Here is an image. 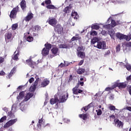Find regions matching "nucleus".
<instances>
[{
	"instance_id": "obj_34",
	"label": "nucleus",
	"mask_w": 131,
	"mask_h": 131,
	"mask_svg": "<svg viewBox=\"0 0 131 131\" xmlns=\"http://www.w3.org/2000/svg\"><path fill=\"white\" fill-rule=\"evenodd\" d=\"M25 38H26L27 41L29 42H31V41H33V38L30 36L25 37Z\"/></svg>"
},
{
	"instance_id": "obj_51",
	"label": "nucleus",
	"mask_w": 131,
	"mask_h": 131,
	"mask_svg": "<svg viewBox=\"0 0 131 131\" xmlns=\"http://www.w3.org/2000/svg\"><path fill=\"white\" fill-rule=\"evenodd\" d=\"M45 4L46 5H51V4H52V2L51 1V0H46L45 1Z\"/></svg>"
},
{
	"instance_id": "obj_23",
	"label": "nucleus",
	"mask_w": 131,
	"mask_h": 131,
	"mask_svg": "<svg viewBox=\"0 0 131 131\" xmlns=\"http://www.w3.org/2000/svg\"><path fill=\"white\" fill-rule=\"evenodd\" d=\"M55 103H59V99L58 98H52L50 99V104L54 105Z\"/></svg>"
},
{
	"instance_id": "obj_2",
	"label": "nucleus",
	"mask_w": 131,
	"mask_h": 131,
	"mask_svg": "<svg viewBox=\"0 0 131 131\" xmlns=\"http://www.w3.org/2000/svg\"><path fill=\"white\" fill-rule=\"evenodd\" d=\"M94 47H96L97 49L105 50L106 49V42L104 41L97 42V45H94Z\"/></svg>"
},
{
	"instance_id": "obj_58",
	"label": "nucleus",
	"mask_w": 131,
	"mask_h": 131,
	"mask_svg": "<svg viewBox=\"0 0 131 131\" xmlns=\"http://www.w3.org/2000/svg\"><path fill=\"white\" fill-rule=\"evenodd\" d=\"M78 83H79V85L81 86H83V84H84V83L83 82H81L80 81H78Z\"/></svg>"
},
{
	"instance_id": "obj_11",
	"label": "nucleus",
	"mask_w": 131,
	"mask_h": 131,
	"mask_svg": "<svg viewBox=\"0 0 131 131\" xmlns=\"http://www.w3.org/2000/svg\"><path fill=\"white\" fill-rule=\"evenodd\" d=\"M50 84V80L48 79H45L41 83V88H46L47 85Z\"/></svg>"
},
{
	"instance_id": "obj_5",
	"label": "nucleus",
	"mask_w": 131,
	"mask_h": 131,
	"mask_svg": "<svg viewBox=\"0 0 131 131\" xmlns=\"http://www.w3.org/2000/svg\"><path fill=\"white\" fill-rule=\"evenodd\" d=\"M26 62L27 65H29V66H30V67H31V68H33V69H34L35 66H36V63L32 61V59L31 58H29V59L26 60Z\"/></svg>"
},
{
	"instance_id": "obj_26",
	"label": "nucleus",
	"mask_w": 131,
	"mask_h": 131,
	"mask_svg": "<svg viewBox=\"0 0 131 131\" xmlns=\"http://www.w3.org/2000/svg\"><path fill=\"white\" fill-rule=\"evenodd\" d=\"M79 117L82 118L83 120H86L88 119V115L86 114H80L79 115Z\"/></svg>"
},
{
	"instance_id": "obj_63",
	"label": "nucleus",
	"mask_w": 131,
	"mask_h": 131,
	"mask_svg": "<svg viewBox=\"0 0 131 131\" xmlns=\"http://www.w3.org/2000/svg\"><path fill=\"white\" fill-rule=\"evenodd\" d=\"M110 99H111V100H113V99H114V95L111 94L110 96Z\"/></svg>"
},
{
	"instance_id": "obj_44",
	"label": "nucleus",
	"mask_w": 131,
	"mask_h": 131,
	"mask_svg": "<svg viewBox=\"0 0 131 131\" xmlns=\"http://www.w3.org/2000/svg\"><path fill=\"white\" fill-rule=\"evenodd\" d=\"M109 109L111 110V111H115L116 108L115 107V106L111 105L109 107Z\"/></svg>"
},
{
	"instance_id": "obj_7",
	"label": "nucleus",
	"mask_w": 131,
	"mask_h": 131,
	"mask_svg": "<svg viewBox=\"0 0 131 131\" xmlns=\"http://www.w3.org/2000/svg\"><path fill=\"white\" fill-rule=\"evenodd\" d=\"M114 122L115 124L117 125V127H118L119 128H123V123L121 122V121H120L119 120L117 119H115L114 120Z\"/></svg>"
},
{
	"instance_id": "obj_15",
	"label": "nucleus",
	"mask_w": 131,
	"mask_h": 131,
	"mask_svg": "<svg viewBox=\"0 0 131 131\" xmlns=\"http://www.w3.org/2000/svg\"><path fill=\"white\" fill-rule=\"evenodd\" d=\"M32 97H33V93H29L27 94L24 100V102H27V101H28L30 98H32Z\"/></svg>"
},
{
	"instance_id": "obj_24",
	"label": "nucleus",
	"mask_w": 131,
	"mask_h": 131,
	"mask_svg": "<svg viewBox=\"0 0 131 131\" xmlns=\"http://www.w3.org/2000/svg\"><path fill=\"white\" fill-rule=\"evenodd\" d=\"M71 7L70 6H67L63 9V12H64V14H69L70 12V11H71Z\"/></svg>"
},
{
	"instance_id": "obj_49",
	"label": "nucleus",
	"mask_w": 131,
	"mask_h": 131,
	"mask_svg": "<svg viewBox=\"0 0 131 131\" xmlns=\"http://www.w3.org/2000/svg\"><path fill=\"white\" fill-rule=\"evenodd\" d=\"M120 48H121V45L120 44H118L117 47H116V52H119L120 51Z\"/></svg>"
},
{
	"instance_id": "obj_22",
	"label": "nucleus",
	"mask_w": 131,
	"mask_h": 131,
	"mask_svg": "<svg viewBox=\"0 0 131 131\" xmlns=\"http://www.w3.org/2000/svg\"><path fill=\"white\" fill-rule=\"evenodd\" d=\"M70 48H72V47H70L69 45H67L66 43L59 45L60 49H70Z\"/></svg>"
},
{
	"instance_id": "obj_18",
	"label": "nucleus",
	"mask_w": 131,
	"mask_h": 131,
	"mask_svg": "<svg viewBox=\"0 0 131 131\" xmlns=\"http://www.w3.org/2000/svg\"><path fill=\"white\" fill-rule=\"evenodd\" d=\"M78 57L81 58V59H84L85 58V53L81 51H79L77 53Z\"/></svg>"
},
{
	"instance_id": "obj_33",
	"label": "nucleus",
	"mask_w": 131,
	"mask_h": 131,
	"mask_svg": "<svg viewBox=\"0 0 131 131\" xmlns=\"http://www.w3.org/2000/svg\"><path fill=\"white\" fill-rule=\"evenodd\" d=\"M47 9H50L51 10H56V7L53 5H50L49 4L46 6Z\"/></svg>"
},
{
	"instance_id": "obj_6",
	"label": "nucleus",
	"mask_w": 131,
	"mask_h": 131,
	"mask_svg": "<svg viewBox=\"0 0 131 131\" xmlns=\"http://www.w3.org/2000/svg\"><path fill=\"white\" fill-rule=\"evenodd\" d=\"M34 15L33 13H31V11H30L27 15L24 18V20L26 21V22H29L30 20H32L33 19Z\"/></svg>"
},
{
	"instance_id": "obj_21",
	"label": "nucleus",
	"mask_w": 131,
	"mask_h": 131,
	"mask_svg": "<svg viewBox=\"0 0 131 131\" xmlns=\"http://www.w3.org/2000/svg\"><path fill=\"white\" fill-rule=\"evenodd\" d=\"M50 51L48 50V49H46V48H43L42 50V56H48V55H49V53Z\"/></svg>"
},
{
	"instance_id": "obj_52",
	"label": "nucleus",
	"mask_w": 131,
	"mask_h": 131,
	"mask_svg": "<svg viewBox=\"0 0 131 131\" xmlns=\"http://www.w3.org/2000/svg\"><path fill=\"white\" fill-rule=\"evenodd\" d=\"M111 52L110 50H108L107 51L105 52L104 53V57H107L108 55H110Z\"/></svg>"
},
{
	"instance_id": "obj_38",
	"label": "nucleus",
	"mask_w": 131,
	"mask_h": 131,
	"mask_svg": "<svg viewBox=\"0 0 131 131\" xmlns=\"http://www.w3.org/2000/svg\"><path fill=\"white\" fill-rule=\"evenodd\" d=\"M92 28L95 30H98V29H100V26L99 25H93L92 26Z\"/></svg>"
},
{
	"instance_id": "obj_17",
	"label": "nucleus",
	"mask_w": 131,
	"mask_h": 131,
	"mask_svg": "<svg viewBox=\"0 0 131 131\" xmlns=\"http://www.w3.org/2000/svg\"><path fill=\"white\" fill-rule=\"evenodd\" d=\"M111 27H115V26H117L118 25H120V23H119V21H115V20L112 19L111 24Z\"/></svg>"
},
{
	"instance_id": "obj_28",
	"label": "nucleus",
	"mask_w": 131,
	"mask_h": 131,
	"mask_svg": "<svg viewBox=\"0 0 131 131\" xmlns=\"http://www.w3.org/2000/svg\"><path fill=\"white\" fill-rule=\"evenodd\" d=\"M12 33L11 32H8L6 33L5 34V38L6 39V38L7 39H11V38H12Z\"/></svg>"
},
{
	"instance_id": "obj_46",
	"label": "nucleus",
	"mask_w": 131,
	"mask_h": 131,
	"mask_svg": "<svg viewBox=\"0 0 131 131\" xmlns=\"http://www.w3.org/2000/svg\"><path fill=\"white\" fill-rule=\"evenodd\" d=\"M79 85H80L79 83H77L75 87L72 89L73 92H74V91L77 90H78L77 89L79 88Z\"/></svg>"
},
{
	"instance_id": "obj_45",
	"label": "nucleus",
	"mask_w": 131,
	"mask_h": 131,
	"mask_svg": "<svg viewBox=\"0 0 131 131\" xmlns=\"http://www.w3.org/2000/svg\"><path fill=\"white\" fill-rule=\"evenodd\" d=\"M90 34L93 36H95V35H97L98 34V33H97V31H91Z\"/></svg>"
},
{
	"instance_id": "obj_54",
	"label": "nucleus",
	"mask_w": 131,
	"mask_h": 131,
	"mask_svg": "<svg viewBox=\"0 0 131 131\" xmlns=\"http://www.w3.org/2000/svg\"><path fill=\"white\" fill-rule=\"evenodd\" d=\"M35 78L36 79L35 81L38 82V81H40L41 79L38 77V76H36Z\"/></svg>"
},
{
	"instance_id": "obj_60",
	"label": "nucleus",
	"mask_w": 131,
	"mask_h": 131,
	"mask_svg": "<svg viewBox=\"0 0 131 131\" xmlns=\"http://www.w3.org/2000/svg\"><path fill=\"white\" fill-rule=\"evenodd\" d=\"M8 116H10V117H12V115H13V114L12 113V111H9L7 113Z\"/></svg>"
},
{
	"instance_id": "obj_55",
	"label": "nucleus",
	"mask_w": 131,
	"mask_h": 131,
	"mask_svg": "<svg viewBox=\"0 0 131 131\" xmlns=\"http://www.w3.org/2000/svg\"><path fill=\"white\" fill-rule=\"evenodd\" d=\"M84 62V60L82 59L80 61V62L78 63L79 66H81L83 64V62Z\"/></svg>"
},
{
	"instance_id": "obj_30",
	"label": "nucleus",
	"mask_w": 131,
	"mask_h": 131,
	"mask_svg": "<svg viewBox=\"0 0 131 131\" xmlns=\"http://www.w3.org/2000/svg\"><path fill=\"white\" fill-rule=\"evenodd\" d=\"M45 49H47L48 51H50L51 49H52V44L49 43V42H47L45 44Z\"/></svg>"
},
{
	"instance_id": "obj_29",
	"label": "nucleus",
	"mask_w": 131,
	"mask_h": 131,
	"mask_svg": "<svg viewBox=\"0 0 131 131\" xmlns=\"http://www.w3.org/2000/svg\"><path fill=\"white\" fill-rule=\"evenodd\" d=\"M83 92V91L80 89H78L77 90H74V91H73V94L74 95H78V94H81Z\"/></svg>"
},
{
	"instance_id": "obj_3",
	"label": "nucleus",
	"mask_w": 131,
	"mask_h": 131,
	"mask_svg": "<svg viewBox=\"0 0 131 131\" xmlns=\"http://www.w3.org/2000/svg\"><path fill=\"white\" fill-rule=\"evenodd\" d=\"M17 120H18L17 119H14L9 120L4 125L5 128H8V127H10V126H12L13 124H15V123L17 122Z\"/></svg>"
},
{
	"instance_id": "obj_16",
	"label": "nucleus",
	"mask_w": 131,
	"mask_h": 131,
	"mask_svg": "<svg viewBox=\"0 0 131 131\" xmlns=\"http://www.w3.org/2000/svg\"><path fill=\"white\" fill-rule=\"evenodd\" d=\"M92 107H94V105L93 104V103H91L90 104H88L87 106H83L81 110L82 111V110H84V111L85 112H86L88 111V110H89V109H90V108H92Z\"/></svg>"
},
{
	"instance_id": "obj_14",
	"label": "nucleus",
	"mask_w": 131,
	"mask_h": 131,
	"mask_svg": "<svg viewBox=\"0 0 131 131\" xmlns=\"http://www.w3.org/2000/svg\"><path fill=\"white\" fill-rule=\"evenodd\" d=\"M55 30H56L58 33H59V32H63V27L60 25H57L55 27Z\"/></svg>"
},
{
	"instance_id": "obj_57",
	"label": "nucleus",
	"mask_w": 131,
	"mask_h": 131,
	"mask_svg": "<svg viewBox=\"0 0 131 131\" xmlns=\"http://www.w3.org/2000/svg\"><path fill=\"white\" fill-rule=\"evenodd\" d=\"M29 81L30 83H32L33 81H34V78L31 77L29 80Z\"/></svg>"
},
{
	"instance_id": "obj_48",
	"label": "nucleus",
	"mask_w": 131,
	"mask_h": 131,
	"mask_svg": "<svg viewBox=\"0 0 131 131\" xmlns=\"http://www.w3.org/2000/svg\"><path fill=\"white\" fill-rule=\"evenodd\" d=\"M97 115L99 116L100 115H102V110H96Z\"/></svg>"
},
{
	"instance_id": "obj_37",
	"label": "nucleus",
	"mask_w": 131,
	"mask_h": 131,
	"mask_svg": "<svg viewBox=\"0 0 131 131\" xmlns=\"http://www.w3.org/2000/svg\"><path fill=\"white\" fill-rule=\"evenodd\" d=\"M33 28L34 29V31H39L41 28L39 26H35Z\"/></svg>"
},
{
	"instance_id": "obj_39",
	"label": "nucleus",
	"mask_w": 131,
	"mask_h": 131,
	"mask_svg": "<svg viewBox=\"0 0 131 131\" xmlns=\"http://www.w3.org/2000/svg\"><path fill=\"white\" fill-rule=\"evenodd\" d=\"M17 28H18V24H15L12 25V30H16Z\"/></svg>"
},
{
	"instance_id": "obj_20",
	"label": "nucleus",
	"mask_w": 131,
	"mask_h": 131,
	"mask_svg": "<svg viewBox=\"0 0 131 131\" xmlns=\"http://www.w3.org/2000/svg\"><path fill=\"white\" fill-rule=\"evenodd\" d=\"M25 95V92H24V91H21V92H20L19 94V96L17 97V99L18 101H19V100H22V99L24 98Z\"/></svg>"
},
{
	"instance_id": "obj_19",
	"label": "nucleus",
	"mask_w": 131,
	"mask_h": 131,
	"mask_svg": "<svg viewBox=\"0 0 131 131\" xmlns=\"http://www.w3.org/2000/svg\"><path fill=\"white\" fill-rule=\"evenodd\" d=\"M124 36H125V35L121 34L120 33H117L116 34V37H117V38L120 39V40L124 39Z\"/></svg>"
},
{
	"instance_id": "obj_53",
	"label": "nucleus",
	"mask_w": 131,
	"mask_h": 131,
	"mask_svg": "<svg viewBox=\"0 0 131 131\" xmlns=\"http://www.w3.org/2000/svg\"><path fill=\"white\" fill-rule=\"evenodd\" d=\"M5 62V58L0 56V64L1 63H4Z\"/></svg>"
},
{
	"instance_id": "obj_4",
	"label": "nucleus",
	"mask_w": 131,
	"mask_h": 131,
	"mask_svg": "<svg viewBox=\"0 0 131 131\" xmlns=\"http://www.w3.org/2000/svg\"><path fill=\"white\" fill-rule=\"evenodd\" d=\"M117 87L119 88L120 90H122V89H125V88H126V84L124 82H122V83L116 82L113 85V88H117Z\"/></svg>"
},
{
	"instance_id": "obj_13",
	"label": "nucleus",
	"mask_w": 131,
	"mask_h": 131,
	"mask_svg": "<svg viewBox=\"0 0 131 131\" xmlns=\"http://www.w3.org/2000/svg\"><path fill=\"white\" fill-rule=\"evenodd\" d=\"M17 67H14L11 71L9 74L8 75V77L10 79L12 76L14 75V73H15V71H16Z\"/></svg>"
},
{
	"instance_id": "obj_36",
	"label": "nucleus",
	"mask_w": 131,
	"mask_h": 131,
	"mask_svg": "<svg viewBox=\"0 0 131 131\" xmlns=\"http://www.w3.org/2000/svg\"><path fill=\"white\" fill-rule=\"evenodd\" d=\"M124 39L127 40V41H129V40L131 39V34L129 35H125Z\"/></svg>"
},
{
	"instance_id": "obj_8",
	"label": "nucleus",
	"mask_w": 131,
	"mask_h": 131,
	"mask_svg": "<svg viewBox=\"0 0 131 131\" xmlns=\"http://www.w3.org/2000/svg\"><path fill=\"white\" fill-rule=\"evenodd\" d=\"M19 5L20 6V8L23 11H26L27 6L26 5V1L25 0H22L19 3Z\"/></svg>"
},
{
	"instance_id": "obj_35",
	"label": "nucleus",
	"mask_w": 131,
	"mask_h": 131,
	"mask_svg": "<svg viewBox=\"0 0 131 131\" xmlns=\"http://www.w3.org/2000/svg\"><path fill=\"white\" fill-rule=\"evenodd\" d=\"M91 43L92 45H95V43H98V38H94L91 40Z\"/></svg>"
},
{
	"instance_id": "obj_9",
	"label": "nucleus",
	"mask_w": 131,
	"mask_h": 131,
	"mask_svg": "<svg viewBox=\"0 0 131 131\" xmlns=\"http://www.w3.org/2000/svg\"><path fill=\"white\" fill-rule=\"evenodd\" d=\"M19 56H20V51H19V50H16L14 52L13 56L12 57L13 60H14V61H17L19 60V58H18Z\"/></svg>"
},
{
	"instance_id": "obj_32",
	"label": "nucleus",
	"mask_w": 131,
	"mask_h": 131,
	"mask_svg": "<svg viewBox=\"0 0 131 131\" xmlns=\"http://www.w3.org/2000/svg\"><path fill=\"white\" fill-rule=\"evenodd\" d=\"M81 39V37H79V36H78V37H76V36H73L71 39V41H74L75 40H79Z\"/></svg>"
},
{
	"instance_id": "obj_42",
	"label": "nucleus",
	"mask_w": 131,
	"mask_h": 131,
	"mask_svg": "<svg viewBox=\"0 0 131 131\" xmlns=\"http://www.w3.org/2000/svg\"><path fill=\"white\" fill-rule=\"evenodd\" d=\"M35 89H36V87L34 86V85L31 86L30 88V92H34L35 91Z\"/></svg>"
},
{
	"instance_id": "obj_31",
	"label": "nucleus",
	"mask_w": 131,
	"mask_h": 131,
	"mask_svg": "<svg viewBox=\"0 0 131 131\" xmlns=\"http://www.w3.org/2000/svg\"><path fill=\"white\" fill-rule=\"evenodd\" d=\"M85 72V69H79L77 71V74H82Z\"/></svg>"
},
{
	"instance_id": "obj_64",
	"label": "nucleus",
	"mask_w": 131,
	"mask_h": 131,
	"mask_svg": "<svg viewBox=\"0 0 131 131\" xmlns=\"http://www.w3.org/2000/svg\"><path fill=\"white\" fill-rule=\"evenodd\" d=\"M126 109L131 112V106H126Z\"/></svg>"
},
{
	"instance_id": "obj_10",
	"label": "nucleus",
	"mask_w": 131,
	"mask_h": 131,
	"mask_svg": "<svg viewBox=\"0 0 131 131\" xmlns=\"http://www.w3.org/2000/svg\"><path fill=\"white\" fill-rule=\"evenodd\" d=\"M67 98H68V93L67 94V96L65 95L60 96L58 99L59 103H64V102H66Z\"/></svg>"
},
{
	"instance_id": "obj_59",
	"label": "nucleus",
	"mask_w": 131,
	"mask_h": 131,
	"mask_svg": "<svg viewBox=\"0 0 131 131\" xmlns=\"http://www.w3.org/2000/svg\"><path fill=\"white\" fill-rule=\"evenodd\" d=\"M65 66V64L61 62L58 66V67H60V68H63Z\"/></svg>"
},
{
	"instance_id": "obj_1",
	"label": "nucleus",
	"mask_w": 131,
	"mask_h": 131,
	"mask_svg": "<svg viewBox=\"0 0 131 131\" xmlns=\"http://www.w3.org/2000/svg\"><path fill=\"white\" fill-rule=\"evenodd\" d=\"M18 12H20V7H19V6H17L16 7L13 8L9 15L10 18L11 19H16Z\"/></svg>"
},
{
	"instance_id": "obj_56",
	"label": "nucleus",
	"mask_w": 131,
	"mask_h": 131,
	"mask_svg": "<svg viewBox=\"0 0 131 131\" xmlns=\"http://www.w3.org/2000/svg\"><path fill=\"white\" fill-rule=\"evenodd\" d=\"M72 79H73V77L72 76V75H70L68 82H70Z\"/></svg>"
},
{
	"instance_id": "obj_12",
	"label": "nucleus",
	"mask_w": 131,
	"mask_h": 131,
	"mask_svg": "<svg viewBox=\"0 0 131 131\" xmlns=\"http://www.w3.org/2000/svg\"><path fill=\"white\" fill-rule=\"evenodd\" d=\"M57 22L58 21H57V19H56L55 18H51L49 19V20L48 21L49 24H50V25H51L52 26H55V25L57 24Z\"/></svg>"
},
{
	"instance_id": "obj_50",
	"label": "nucleus",
	"mask_w": 131,
	"mask_h": 131,
	"mask_svg": "<svg viewBox=\"0 0 131 131\" xmlns=\"http://www.w3.org/2000/svg\"><path fill=\"white\" fill-rule=\"evenodd\" d=\"M125 47H126V48H131V42H126L125 44Z\"/></svg>"
},
{
	"instance_id": "obj_61",
	"label": "nucleus",
	"mask_w": 131,
	"mask_h": 131,
	"mask_svg": "<svg viewBox=\"0 0 131 131\" xmlns=\"http://www.w3.org/2000/svg\"><path fill=\"white\" fill-rule=\"evenodd\" d=\"M110 26H111L110 24H108V25L104 26V28H107V29H109V28H110Z\"/></svg>"
},
{
	"instance_id": "obj_27",
	"label": "nucleus",
	"mask_w": 131,
	"mask_h": 131,
	"mask_svg": "<svg viewBox=\"0 0 131 131\" xmlns=\"http://www.w3.org/2000/svg\"><path fill=\"white\" fill-rule=\"evenodd\" d=\"M71 16L73 18H74V19H75L76 20H77V19H78L79 16L78 14H77V12H72Z\"/></svg>"
},
{
	"instance_id": "obj_41",
	"label": "nucleus",
	"mask_w": 131,
	"mask_h": 131,
	"mask_svg": "<svg viewBox=\"0 0 131 131\" xmlns=\"http://www.w3.org/2000/svg\"><path fill=\"white\" fill-rule=\"evenodd\" d=\"M114 89H115V88L113 87V86H112V88L110 87H107L105 89V91H106V92H109L110 91H112V90H114Z\"/></svg>"
},
{
	"instance_id": "obj_43",
	"label": "nucleus",
	"mask_w": 131,
	"mask_h": 131,
	"mask_svg": "<svg viewBox=\"0 0 131 131\" xmlns=\"http://www.w3.org/2000/svg\"><path fill=\"white\" fill-rule=\"evenodd\" d=\"M5 120H7V116H4L0 119V122H4Z\"/></svg>"
},
{
	"instance_id": "obj_47",
	"label": "nucleus",
	"mask_w": 131,
	"mask_h": 131,
	"mask_svg": "<svg viewBox=\"0 0 131 131\" xmlns=\"http://www.w3.org/2000/svg\"><path fill=\"white\" fill-rule=\"evenodd\" d=\"M125 67L126 68L128 71H131V66L129 64H127L125 66Z\"/></svg>"
},
{
	"instance_id": "obj_25",
	"label": "nucleus",
	"mask_w": 131,
	"mask_h": 131,
	"mask_svg": "<svg viewBox=\"0 0 131 131\" xmlns=\"http://www.w3.org/2000/svg\"><path fill=\"white\" fill-rule=\"evenodd\" d=\"M59 51V49H58V48L54 47L51 50V52L53 55L55 56H57V54L58 53V51Z\"/></svg>"
},
{
	"instance_id": "obj_40",
	"label": "nucleus",
	"mask_w": 131,
	"mask_h": 131,
	"mask_svg": "<svg viewBox=\"0 0 131 131\" xmlns=\"http://www.w3.org/2000/svg\"><path fill=\"white\" fill-rule=\"evenodd\" d=\"M43 121V120L42 119H40L38 120V124H37V126L38 127H40L41 126V124H42V122Z\"/></svg>"
},
{
	"instance_id": "obj_62",
	"label": "nucleus",
	"mask_w": 131,
	"mask_h": 131,
	"mask_svg": "<svg viewBox=\"0 0 131 131\" xmlns=\"http://www.w3.org/2000/svg\"><path fill=\"white\" fill-rule=\"evenodd\" d=\"M82 47H78L77 49V51L78 52H80V51H82Z\"/></svg>"
}]
</instances>
